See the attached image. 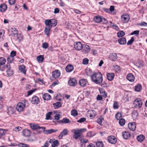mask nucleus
<instances>
[{
	"label": "nucleus",
	"mask_w": 147,
	"mask_h": 147,
	"mask_svg": "<svg viewBox=\"0 0 147 147\" xmlns=\"http://www.w3.org/2000/svg\"><path fill=\"white\" fill-rule=\"evenodd\" d=\"M18 146L19 147H29V145L22 143H19Z\"/></svg>",
	"instance_id": "obj_46"
},
{
	"label": "nucleus",
	"mask_w": 147,
	"mask_h": 147,
	"mask_svg": "<svg viewBox=\"0 0 147 147\" xmlns=\"http://www.w3.org/2000/svg\"><path fill=\"white\" fill-rule=\"evenodd\" d=\"M5 32L3 30H0V38L3 39Z\"/></svg>",
	"instance_id": "obj_59"
},
{
	"label": "nucleus",
	"mask_w": 147,
	"mask_h": 147,
	"mask_svg": "<svg viewBox=\"0 0 147 147\" xmlns=\"http://www.w3.org/2000/svg\"><path fill=\"white\" fill-rule=\"evenodd\" d=\"M44 22L45 25L46 26V27H49L51 28V20H46Z\"/></svg>",
	"instance_id": "obj_35"
},
{
	"label": "nucleus",
	"mask_w": 147,
	"mask_h": 147,
	"mask_svg": "<svg viewBox=\"0 0 147 147\" xmlns=\"http://www.w3.org/2000/svg\"><path fill=\"white\" fill-rule=\"evenodd\" d=\"M125 34V32L123 31H120L117 33V36L119 37H121L124 36Z\"/></svg>",
	"instance_id": "obj_44"
},
{
	"label": "nucleus",
	"mask_w": 147,
	"mask_h": 147,
	"mask_svg": "<svg viewBox=\"0 0 147 147\" xmlns=\"http://www.w3.org/2000/svg\"><path fill=\"white\" fill-rule=\"evenodd\" d=\"M107 76L109 80L111 81L114 78V75L113 73H108L107 74Z\"/></svg>",
	"instance_id": "obj_27"
},
{
	"label": "nucleus",
	"mask_w": 147,
	"mask_h": 147,
	"mask_svg": "<svg viewBox=\"0 0 147 147\" xmlns=\"http://www.w3.org/2000/svg\"><path fill=\"white\" fill-rule=\"evenodd\" d=\"M108 140L110 143L114 144L117 142V139L114 136H110L108 138Z\"/></svg>",
	"instance_id": "obj_10"
},
{
	"label": "nucleus",
	"mask_w": 147,
	"mask_h": 147,
	"mask_svg": "<svg viewBox=\"0 0 147 147\" xmlns=\"http://www.w3.org/2000/svg\"><path fill=\"white\" fill-rule=\"evenodd\" d=\"M102 96L98 94L97 96L96 99L98 100H102L103 98L102 97Z\"/></svg>",
	"instance_id": "obj_64"
},
{
	"label": "nucleus",
	"mask_w": 147,
	"mask_h": 147,
	"mask_svg": "<svg viewBox=\"0 0 147 147\" xmlns=\"http://www.w3.org/2000/svg\"><path fill=\"white\" fill-rule=\"evenodd\" d=\"M51 28L49 27H46L45 28L44 32L45 34L48 36H49V32Z\"/></svg>",
	"instance_id": "obj_31"
},
{
	"label": "nucleus",
	"mask_w": 147,
	"mask_h": 147,
	"mask_svg": "<svg viewBox=\"0 0 147 147\" xmlns=\"http://www.w3.org/2000/svg\"><path fill=\"white\" fill-rule=\"evenodd\" d=\"M114 67L116 72H120V69L119 66L117 65H115L114 66Z\"/></svg>",
	"instance_id": "obj_47"
},
{
	"label": "nucleus",
	"mask_w": 147,
	"mask_h": 147,
	"mask_svg": "<svg viewBox=\"0 0 147 147\" xmlns=\"http://www.w3.org/2000/svg\"><path fill=\"white\" fill-rule=\"evenodd\" d=\"M74 69V67L71 65H67L66 68V70L67 72H71Z\"/></svg>",
	"instance_id": "obj_32"
},
{
	"label": "nucleus",
	"mask_w": 147,
	"mask_h": 147,
	"mask_svg": "<svg viewBox=\"0 0 147 147\" xmlns=\"http://www.w3.org/2000/svg\"><path fill=\"white\" fill-rule=\"evenodd\" d=\"M30 125L32 129L34 130L42 129L43 130H45V127H40L38 124L36 123H30Z\"/></svg>",
	"instance_id": "obj_4"
},
{
	"label": "nucleus",
	"mask_w": 147,
	"mask_h": 147,
	"mask_svg": "<svg viewBox=\"0 0 147 147\" xmlns=\"http://www.w3.org/2000/svg\"><path fill=\"white\" fill-rule=\"evenodd\" d=\"M7 130L3 129H0V137L5 134Z\"/></svg>",
	"instance_id": "obj_41"
},
{
	"label": "nucleus",
	"mask_w": 147,
	"mask_h": 147,
	"mask_svg": "<svg viewBox=\"0 0 147 147\" xmlns=\"http://www.w3.org/2000/svg\"><path fill=\"white\" fill-rule=\"evenodd\" d=\"M60 72L58 70H55L52 73L53 77L56 79L59 78L60 76Z\"/></svg>",
	"instance_id": "obj_12"
},
{
	"label": "nucleus",
	"mask_w": 147,
	"mask_h": 147,
	"mask_svg": "<svg viewBox=\"0 0 147 147\" xmlns=\"http://www.w3.org/2000/svg\"><path fill=\"white\" fill-rule=\"evenodd\" d=\"M89 62V59L87 58H84L83 59L82 61V63L84 65H87L88 64Z\"/></svg>",
	"instance_id": "obj_52"
},
{
	"label": "nucleus",
	"mask_w": 147,
	"mask_h": 147,
	"mask_svg": "<svg viewBox=\"0 0 147 147\" xmlns=\"http://www.w3.org/2000/svg\"><path fill=\"white\" fill-rule=\"evenodd\" d=\"M135 90L137 92H140L142 89V86L141 85L138 84L135 86Z\"/></svg>",
	"instance_id": "obj_42"
},
{
	"label": "nucleus",
	"mask_w": 147,
	"mask_h": 147,
	"mask_svg": "<svg viewBox=\"0 0 147 147\" xmlns=\"http://www.w3.org/2000/svg\"><path fill=\"white\" fill-rule=\"evenodd\" d=\"M97 147H103V144L102 142H98L96 143Z\"/></svg>",
	"instance_id": "obj_49"
},
{
	"label": "nucleus",
	"mask_w": 147,
	"mask_h": 147,
	"mask_svg": "<svg viewBox=\"0 0 147 147\" xmlns=\"http://www.w3.org/2000/svg\"><path fill=\"white\" fill-rule=\"evenodd\" d=\"M53 105L55 109H57L61 107L62 105L60 102H57L53 104Z\"/></svg>",
	"instance_id": "obj_40"
},
{
	"label": "nucleus",
	"mask_w": 147,
	"mask_h": 147,
	"mask_svg": "<svg viewBox=\"0 0 147 147\" xmlns=\"http://www.w3.org/2000/svg\"><path fill=\"white\" fill-rule=\"evenodd\" d=\"M42 97L44 100H50L51 98V96L48 93H45L43 95Z\"/></svg>",
	"instance_id": "obj_20"
},
{
	"label": "nucleus",
	"mask_w": 147,
	"mask_h": 147,
	"mask_svg": "<svg viewBox=\"0 0 147 147\" xmlns=\"http://www.w3.org/2000/svg\"><path fill=\"white\" fill-rule=\"evenodd\" d=\"M22 134L25 137H28L30 134V132L28 129H24L22 131Z\"/></svg>",
	"instance_id": "obj_19"
},
{
	"label": "nucleus",
	"mask_w": 147,
	"mask_h": 147,
	"mask_svg": "<svg viewBox=\"0 0 147 147\" xmlns=\"http://www.w3.org/2000/svg\"><path fill=\"white\" fill-rule=\"evenodd\" d=\"M139 33V30H135L131 33V35L134 34L138 35Z\"/></svg>",
	"instance_id": "obj_63"
},
{
	"label": "nucleus",
	"mask_w": 147,
	"mask_h": 147,
	"mask_svg": "<svg viewBox=\"0 0 147 147\" xmlns=\"http://www.w3.org/2000/svg\"><path fill=\"white\" fill-rule=\"evenodd\" d=\"M6 68V72L8 76H11L13 74V71L11 69L10 65L9 63H7L5 67Z\"/></svg>",
	"instance_id": "obj_7"
},
{
	"label": "nucleus",
	"mask_w": 147,
	"mask_h": 147,
	"mask_svg": "<svg viewBox=\"0 0 147 147\" xmlns=\"http://www.w3.org/2000/svg\"><path fill=\"white\" fill-rule=\"evenodd\" d=\"M71 115L74 116H76L78 115L77 111L76 109H73L71 111Z\"/></svg>",
	"instance_id": "obj_43"
},
{
	"label": "nucleus",
	"mask_w": 147,
	"mask_h": 147,
	"mask_svg": "<svg viewBox=\"0 0 147 147\" xmlns=\"http://www.w3.org/2000/svg\"><path fill=\"white\" fill-rule=\"evenodd\" d=\"M6 61L5 59L3 57L0 58V65H3L5 63Z\"/></svg>",
	"instance_id": "obj_48"
},
{
	"label": "nucleus",
	"mask_w": 147,
	"mask_h": 147,
	"mask_svg": "<svg viewBox=\"0 0 147 147\" xmlns=\"http://www.w3.org/2000/svg\"><path fill=\"white\" fill-rule=\"evenodd\" d=\"M119 123L121 126H123L125 124V120L124 119H121L119 120Z\"/></svg>",
	"instance_id": "obj_45"
},
{
	"label": "nucleus",
	"mask_w": 147,
	"mask_h": 147,
	"mask_svg": "<svg viewBox=\"0 0 147 147\" xmlns=\"http://www.w3.org/2000/svg\"><path fill=\"white\" fill-rule=\"evenodd\" d=\"M31 102L33 104L38 105L40 102L39 98L36 96H34L32 98Z\"/></svg>",
	"instance_id": "obj_8"
},
{
	"label": "nucleus",
	"mask_w": 147,
	"mask_h": 147,
	"mask_svg": "<svg viewBox=\"0 0 147 147\" xmlns=\"http://www.w3.org/2000/svg\"><path fill=\"white\" fill-rule=\"evenodd\" d=\"M49 143L51 144L52 147H57L59 145V142L57 140L52 139L50 140Z\"/></svg>",
	"instance_id": "obj_5"
},
{
	"label": "nucleus",
	"mask_w": 147,
	"mask_h": 147,
	"mask_svg": "<svg viewBox=\"0 0 147 147\" xmlns=\"http://www.w3.org/2000/svg\"><path fill=\"white\" fill-rule=\"evenodd\" d=\"M127 78L129 81L131 82H134L135 79L134 76L131 73L127 75Z\"/></svg>",
	"instance_id": "obj_17"
},
{
	"label": "nucleus",
	"mask_w": 147,
	"mask_h": 147,
	"mask_svg": "<svg viewBox=\"0 0 147 147\" xmlns=\"http://www.w3.org/2000/svg\"><path fill=\"white\" fill-rule=\"evenodd\" d=\"M134 38L133 37H132L131 39L128 40L127 42V45H131L134 41Z\"/></svg>",
	"instance_id": "obj_51"
},
{
	"label": "nucleus",
	"mask_w": 147,
	"mask_h": 147,
	"mask_svg": "<svg viewBox=\"0 0 147 147\" xmlns=\"http://www.w3.org/2000/svg\"><path fill=\"white\" fill-rule=\"evenodd\" d=\"M52 113V112H50L47 113L46 115V119L47 120H48L50 119V117H51V115Z\"/></svg>",
	"instance_id": "obj_50"
},
{
	"label": "nucleus",
	"mask_w": 147,
	"mask_h": 147,
	"mask_svg": "<svg viewBox=\"0 0 147 147\" xmlns=\"http://www.w3.org/2000/svg\"><path fill=\"white\" fill-rule=\"evenodd\" d=\"M74 47L76 50L80 51L83 48V45L80 42H77L74 43Z\"/></svg>",
	"instance_id": "obj_9"
},
{
	"label": "nucleus",
	"mask_w": 147,
	"mask_h": 147,
	"mask_svg": "<svg viewBox=\"0 0 147 147\" xmlns=\"http://www.w3.org/2000/svg\"><path fill=\"white\" fill-rule=\"evenodd\" d=\"M7 8V6L6 5L3 4L0 6V11L2 12L5 11Z\"/></svg>",
	"instance_id": "obj_36"
},
{
	"label": "nucleus",
	"mask_w": 147,
	"mask_h": 147,
	"mask_svg": "<svg viewBox=\"0 0 147 147\" xmlns=\"http://www.w3.org/2000/svg\"><path fill=\"white\" fill-rule=\"evenodd\" d=\"M119 105L117 102H115L113 105V108L114 109H118Z\"/></svg>",
	"instance_id": "obj_55"
},
{
	"label": "nucleus",
	"mask_w": 147,
	"mask_h": 147,
	"mask_svg": "<svg viewBox=\"0 0 147 147\" xmlns=\"http://www.w3.org/2000/svg\"><path fill=\"white\" fill-rule=\"evenodd\" d=\"M58 131L57 129H51L49 130H46L44 131V134H51L53 132H57Z\"/></svg>",
	"instance_id": "obj_26"
},
{
	"label": "nucleus",
	"mask_w": 147,
	"mask_h": 147,
	"mask_svg": "<svg viewBox=\"0 0 147 147\" xmlns=\"http://www.w3.org/2000/svg\"><path fill=\"white\" fill-rule=\"evenodd\" d=\"M86 120V118L84 117H83L80 118L79 120H78L77 121L78 122L81 123L83 122Z\"/></svg>",
	"instance_id": "obj_58"
},
{
	"label": "nucleus",
	"mask_w": 147,
	"mask_h": 147,
	"mask_svg": "<svg viewBox=\"0 0 147 147\" xmlns=\"http://www.w3.org/2000/svg\"><path fill=\"white\" fill-rule=\"evenodd\" d=\"M118 41L119 43L121 45L125 44L126 42L125 38L123 37L119 39Z\"/></svg>",
	"instance_id": "obj_29"
},
{
	"label": "nucleus",
	"mask_w": 147,
	"mask_h": 147,
	"mask_svg": "<svg viewBox=\"0 0 147 147\" xmlns=\"http://www.w3.org/2000/svg\"><path fill=\"white\" fill-rule=\"evenodd\" d=\"M145 138L144 136L142 135L138 136L137 137V140L138 141L141 142L144 141Z\"/></svg>",
	"instance_id": "obj_38"
},
{
	"label": "nucleus",
	"mask_w": 147,
	"mask_h": 147,
	"mask_svg": "<svg viewBox=\"0 0 147 147\" xmlns=\"http://www.w3.org/2000/svg\"><path fill=\"white\" fill-rule=\"evenodd\" d=\"M7 113L9 115L13 114L14 112V108L11 107H8L7 108Z\"/></svg>",
	"instance_id": "obj_23"
},
{
	"label": "nucleus",
	"mask_w": 147,
	"mask_h": 147,
	"mask_svg": "<svg viewBox=\"0 0 147 147\" xmlns=\"http://www.w3.org/2000/svg\"><path fill=\"white\" fill-rule=\"evenodd\" d=\"M16 51H12L10 53V57L13 58V57L16 55Z\"/></svg>",
	"instance_id": "obj_53"
},
{
	"label": "nucleus",
	"mask_w": 147,
	"mask_h": 147,
	"mask_svg": "<svg viewBox=\"0 0 147 147\" xmlns=\"http://www.w3.org/2000/svg\"><path fill=\"white\" fill-rule=\"evenodd\" d=\"M51 27H54L56 26L57 24V20L55 19H51Z\"/></svg>",
	"instance_id": "obj_39"
},
{
	"label": "nucleus",
	"mask_w": 147,
	"mask_h": 147,
	"mask_svg": "<svg viewBox=\"0 0 147 147\" xmlns=\"http://www.w3.org/2000/svg\"><path fill=\"white\" fill-rule=\"evenodd\" d=\"M87 83V81L86 80L82 79L80 80L79 81L80 85L82 87L85 86Z\"/></svg>",
	"instance_id": "obj_28"
},
{
	"label": "nucleus",
	"mask_w": 147,
	"mask_h": 147,
	"mask_svg": "<svg viewBox=\"0 0 147 147\" xmlns=\"http://www.w3.org/2000/svg\"><path fill=\"white\" fill-rule=\"evenodd\" d=\"M100 94L102 96L106 98L107 96V93L103 89L101 88L99 90Z\"/></svg>",
	"instance_id": "obj_25"
},
{
	"label": "nucleus",
	"mask_w": 147,
	"mask_h": 147,
	"mask_svg": "<svg viewBox=\"0 0 147 147\" xmlns=\"http://www.w3.org/2000/svg\"><path fill=\"white\" fill-rule=\"evenodd\" d=\"M18 68L21 72L23 73L24 74H26V70L25 69V67L24 65H22L20 66Z\"/></svg>",
	"instance_id": "obj_22"
},
{
	"label": "nucleus",
	"mask_w": 147,
	"mask_h": 147,
	"mask_svg": "<svg viewBox=\"0 0 147 147\" xmlns=\"http://www.w3.org/2000/svg\"><path fill=\"white\" fill-rule=\"evenodd\" d=\"M68 131L66 129H64L60 134L58 136L59 139L62 138L64 135H66L68 133Z\"/></svg>",
	"instance_id": "obj_18"
},
{
	"label": "nucleus",
	"mask_w": 147,
	"mask_h": 147,
	"mask_svg": "<svg viewBox=\"0 0 147 147\" xmlns=\"http://www.w3.org/2000/svg\"><path fill=\"white\" fill-rule=\"evenodd\" d=\"M102 16H97L94 18V21L97 23L100 22L102 20Z\"/></svg>",
	"instance_id": "obj_37"
},
{
	"label": "nucleus",
	"mask_w": 147,
	"mask_h": 147,
	"mask_svg": "<svg viewBox=\"0 0 147 147\" xmlns=\"http://www.w3.org/2000/svg\"><path fill=\"white\" fill-rule=\"evenodd\" d=\"M142 101L140 98H137L134 102V107L137 109H139L141 108L142 106Z\"/></svg>",
	"instance_id": "obj_3"
},
{
	"label": "nucleus",
	"mask_w": 147,
	"mask_h": 147,
	"mask_svg": "<svg viewBox=\"0 0 147 147\" xmlns=\"http://www.w3.org/2000/svg\"><path fill=\"white\" fill-rule=\"evenodd\" d=\"M90 50V48L89 46L85 45L84 47L82 52L84 54H86L88 53Z\"/></svg>",
	"instance_id": "obj_13"
},
{
	"label": "nucleus",
	"mask_w": 147,
	"mask_h": 147,
	"mask_svg": "<svg viewBox=\"0 0 147 147\" xmlns=\"http://www.w3.org/2000/svg\"><path fill=\"white\" fill-rule=\"evenodd\" d=\"M136 127V124L135 122H130L128 124V127L129 129L132 131H134L135 130Z\"/></svg>",
	"instance_id": "obj_14"
},
{
	"label": "nucleus",
	"mask_w": 147,
	"mask_h": 147,
	"mask_svg": "<svg viewBox=\"0 0 147 147\" xmlns=\"http://www.w3.org/2000/svg\"><path fill=\"white\" fill-rule=\"evenodd\" d=\"M121 117V115L119 113H117L115 115V118L117 120H119Z\"/></svg>",
	"instance_id": "obj_54"
},
{
	"label": "nucleus",
	"mask_w": 147,
	"mask_h": 147,
	"mask_svg": "<svg viewBox=\"0 0 147 147\" xmlns=\"http://www.w3.org/2000/svg\"><path fill=\"white\" fill-rule=\"evenodd\" d=\"M44 59L43 55H40L36 57V60L39 63H41L42 62Z\"/></svg>",
	"instance_id": "obj_30"
},
{
	"label": "nucleus",
	"mask_w": 147,
	"mask_h": 147,
	"mask_svg": "<svg viewBox=\"0 0 147 147\" xmlns=\"http://www.w3.org/2000/svg\"><path fill=\"white\" fill-rule=\"evenodd\" d=\"M61 122L65 124H67L70 123L71 122L67 118H64L61 121Z\"/></svg>",
	"instance_id": "obj_33"
},
{
	"label": "nucleus",
	"mask_w": 147,
	"mask_h": 147,
	"mask_svg": "<svg viewBox=\"0 0 147 147\" xmlns=\"http://www.w3.org/2000/svg\"><path fill=\"white\" fill-rule=\"evenodd\" d=\"M92 81L96 84H100L103 81L102 74L100 73H94L91 76Z\"/></svg>",
	"instance_id": "obj_1"
},
{
	"label": "nucleus",
	"mask_w": 147,
	"mask_h": 147,
	"mask_svg": "<svg viewBox=\"0 0 147 147\" xmlns=\"http://www.w3.org/2000/svg\"><path fill=\"white\" fill-rule=\"evenodd\" d=\"M86 129L85 128L78 129H74L71 130V132L74 133L73 138L77 139L81 136V133L86 131Z\"/></svg>",
	"instance_id": "obj_2"
},
{
	"label": "nucleus",
	"mask_w": 147,
	"mask_h": 147,
	"mask_svg": "<svg viewBox=\"0 0 147 147\" xmlns=\"http://www.w3.org/2000/svg\"><path fill=\"white\" fill-rule=\"evenodd\" d=\"M121 20L123 23H127L129 21L130 18L129 15L127 14H124L121 16Z\"/></svg>",
	"instance_id": "obj_6"
},
{
	"label": "nucleus",
	"mask_w": 147,
	"mask_h": 147,
	"mask_svg": "<svg viewBox=\"0 0 147 147\" xmlns=\"http://www.w3.org/2000/svg\"><path fill=\"white\" fill-rule=\"evenodd\" d=\"M122 136L124 139H127L130 137V134L129 132L125 131L123 132Z\"/></svg>",
	"instance_id": "obj_21"
},
{
	"label": "nucleus",
	"mask_w": 147,
	"mask_h": 147,
	"mask_svg": "<svg viewBox=\"0 0 147 147\" xmlns=\"http://www.w3.org/2000/svg\"><path fill=\"white\" fill-rule=\"evenodd\" d=\"M13 60L14 58L10 57H9L7 59L8 62L9 63H11Z\"/></svg>",
	"instance_id": "obj_57"
},
{
	"label": "nucleus",
	"mask_w": 147,
	"mask_h": 147,
	"mask_svg": "<svg viewBox=\"0 0 147 147\" xmlns=\"http://www.w3.org/2000/svg\"><path fill=\"white\" fill-rule=\"evenodd\" d=\"M42 47L45 49L47 48L49 46V45L47 43L45 42L42 44Z\"/></svg>",
	"instance_id": "obj_56"
},
{
	"label": "nucleus",
	"mask_w": 147,
	"mask_h": 147,
	"mask_svg": "<svg viewBox=\"0 0 147 147\" xmlns=\"http://www.w3.org/2000/svg\"><path fill=\"white\" fill-rule=\"evenodd\" d=\"M25 107V105L23 103H19L17 105L16 109L18 111L21 112L23 110Z\"/></svg>",
	"instance_id": "obj_11"
},
{
	"label": "nucleus",
	"mask_w": 147,
	"mask_h": 147,
	"mask_svg": "<svg viewBox=\"0 0 147 147\" xmlns=\"http://www.w3.org/2000/svg\"><path fill=\"white\" fill-rule=\"evenodd\" d=\"M92 71L89 69H87L86 71V74L88 76H91L92 75Z\"/></svg>",
	"instance_id": "obj_60"
},
{
	"label": "nucleus",
	"mask_w": 147,
	"mask_h": 147,
	"mask_svg": "<svg viewBox=\"0 0 147 147\" xmlns=\"http://www.w3.org/2000/svg\"><path fill=\"white\" fill-rule=\"evenodd\" d=\"M117 58V54L115 53H112L109 56V58L112 61H115Z\"/></svg>",
	"instance_id": "obj_16"
},
{
	"label": "nucleus",
	"mask_w": 147,
	"mask_h": 147,
	"mask_svg": "<svg viewBox=\"0 0 147 147\" xmlns=\"http://www.w3.org/2000/svg\"><path fill=\"white\" fill-rule=\"evenodd\" d=\"M21 130V127H20L18 126L15 127L13 129L14 131H18Z\"/></svg>",
	"instance_id": "obj_62"
},
{
	"label": "nucleus",
	"mask_w": 147,
	"mask_h": 147,
	"mask_svg": "<svg viewBox=\"0 0 147 147\" xmlns=\"http://www.w3.org/2000/svg\"><path fill=\"white\" fill-rule=\"evenodd\" d=\"M88 141V140L85 139H83L81 140L80 142L82 144H85Z\"/></svg>",
	"instance_id": "obj_61"
},
{
	"label": "nucleus",
	"mask_w": 147,
	"mask_h": 147,
	"mask_svg": "<svg viewBox=\"0 0 147 147\" xmlns=\"http://www.w3.org/2000/svg\"><path fill=\"white\" fill-rule=\"evenodd\" d=\"M138 115V113L136 111H133L132 113V116L134 120H136L137 119V117Z\"/></svg>",
	"instance_id": "obj_34"
},
{
	"label": "nucleus",
	"mask_w": 147,
	"mask_h": 147,
	"mask_svg": "<svg viewBox=\"0 0 147 147\" xmlns=\"http://www.w3.org/2000/svg\"><path fill=\"white\" fill-rule=\"evenodd\" d=\"M11 34L13 36H14L16 35H17L18 33V32L17 29L15 28H12L11 29Z\"/></svg>",
	"instance_id": "obj_24"
},
{
	"label": "nucleus",
	"mask_w": 147,
	"mask_h": 147,
	"mask_svg": "<svg viewBox=\"0 0 147 147\" xmlns=\"http://www.w3.org/2000/svg\"><path fill=\"white\" fill-rule=\"evenodd\" d=\"M77 83L76 79L74 78L70 79L68 81V84L71 86H75Z\"/></svg>",
	"instance_id": "obj_15"
}]
</instances>
